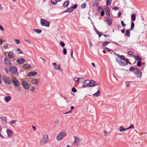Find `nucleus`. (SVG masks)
Here are the masks:
<instances>
[{"mask_svg":"<svg viewBox=\"0 0 147 147\" xmlns=\"http://www.w3.org/2000/svg\"><path fill=\"white\" fill-rule=\"evenodd\" d=\"M10 71L11 73L15 75L18 74L17 67L15 66L11 67L10 68Z\"/></svg>","mask_w":147,"mask_h":147,"instance_id":"6","label":"nucleus"},{"mask_svg":"<svg viewBox=\"0 0 147 147\" xmlns=\"http://www.w3.org/2000/svg\"><path fill=\"white\" fill-rule=\"evenodd\" d=\"M7 55L8 57L10 58H14L15 57V54L12 51H10L8 52Z\"/></svg>","mask_w":147,"mask_h":147,"instance_id":"12","label":"nucleus"},{"mask_svg":"<svg viewBox=\"0 0 147 147\" xmlns=\"http://www.w3.org/2000/svg\"><path fill=\"white\" fill-rule=\"evenodd\" d=\"M16 120H12L11 121V123L12 124H14L16 121Z\"/></svg>","mask_w":147,"mask_h":147,"instance_id":"61","label":"nucleus"},{"mask_svg":"<svg viewBox=\"0 0 147 147\" xmlns=\"http://www.w3.org/2000/svg\"><path fill=\"white\" fill-rule=\"evenodd\" d=\"M102 8L98 6L97 9V10L99 12H100L102 10Z\"/></svg>","mask_w":147,"mask_h":147,"instance_id":"40","label":"nucleus"},{"mask_svg":"<svg viewBox=\"0 0 147 147\" xmlns=\"http://www.w3.org/2000/svg\"><path fill=\"white\" fill-rule=\"evenodd\" d=\"M71 7L73 8V9L74 10V9H75L77 8L78 5L76 4H75L73 6Z\"/></svg>","mask_w":147,"mask_h":147,"instance_id":"44","label":"nucleus"},{"mask_svg":"<svg viewBox=\"0 0 147 147\" xmlns=\"http://www.w3.org/2000/svg\"><path fill=\"white\" fill-rule=\"evenodd\" d=\"M40 58L42 59V60L43 61L44 63H45L46 62V60L45 59H44L43 58L41 57H40Z\"/></svg>","mask_w":147,"mask_h":147,"instance_id":"62","label":"nucleus"},{"mask_svg":"<svg viewBox=\"0 0 147 147\" xmlns=\"http://www.w3.org/2000/svg\"><path fill=\"white\" fill-rule=\"evenodd\" d=\"M8 46L7 44L4 45H3V47L5 49H6L7 48H8Z\"/></svg>","mask_w":147,"mask_h":147,"instance_id":"54","label":"nucleus"},{"mask_svg":"<svg viewBox=\"0 0 147 147\" xmlns=\"http://www.w3.org/2000/svg\"><path fill=\"white\" fill-rule=\"evenodd\" d=\"M30 66H31L28 63L24 64L23 65V68L25 69L29 68Z\"/></svg>","mask_w":147,"mask_h":147,"instance_id":"21","label":"nucleus"},{"mask_svg":"<svg viewBox=\"0 0 147 147\" xmlns=\"http://www.w3.org/2000/svg\"><path fill=\"white\" fill-rule=\"evenodd\" d=\"M129 30V29L127 30L125 32L126 35L127 36V37H129L130 36V32Z\"/></svg>","mask_w":147,"mask_h":147,"instance_id":"28","label":"nucleus"},{"mask_svg":"<svg viewBox=\"0 0 147 147\" xmlns=\"http://www.w3.org/2000/svg\"><path fill=\"white\" fill-rule=\"evenodd\" d=\"M74 11L71 7L67 8L66 10L64 11V12L71 13Z\"/></svg>","mask_w":147,"mask_h":147,"instance_id":"19","label":"nucleus"},{"mask_svg":"<svg viewBox=\"0 0 147 147\" xmlns=\"http://www.w3.org/2000/svg\"><path fill=\"white\" fill-rule=\"evenodd\" d=\"M30 90L33 91H34V87H31Z\"/></svg>","mask_w":147,"mask_h":147,"instance_id":"64","label":"nucleus"},{"mask_svg":"<svg viewBox=\"0 0 147 147\" xmlns=\"http://www.w3.org/2000/svg\"><path fill=\"white\" fill-rule=\"evenodd\" d=\"M54 69L55 70H58L60 71H62V69L60 68V66L59 64H57L54 67Z\"/></svg>","mask_w":147,"mask_h":147,"instance_id":"22","label":"nucleus"},{"mask_svg":"<svg viewBox=\"0 0 147 147\" xmlns=\"http://www.w3.org/2000/svg\"><path fill=\"white\" fill-rule=\"evenodd\" d=\"M37 72L35 71H32L29 72L27 76L28 77H30L35 76L37 74Z\"/></svg>","mask_w":147,"mask_h":147,"instance_id":"15","label":"nucleus"},{"mask_svg":"<svg viewBox=\"0 0 147 147\" xmlns=\"http://www.w3.org/2000/svg\"><path fill=\"white\" fill-rule=\"evenodd\" d=\"M0 118L3 121H5L6 123H7V121L6 117L2 116Z\"/></svg>","mask_w":147,"mask_h":147,"instance_id":"37","label":"nucleus"},{"mask_svg":"<svg viewBox=\"0 0 147 147\" xmlns=\"http://www.w3.org/2000/svg\"><path fill=\"white\" fill-rule=\"evenodd\" d=\"M60 44L61 46L62 47H64L65 46V44L64 42L62 41L60 42Z\"/></svg>","mask_w":147,"mask_h":147,"instance_id":"43","label":"nucleus"},{"mask_svg":"<svg viewBox=\"0 0 147 147\" xmlns=\"http://www.w3.org/2000/svg\"><path fill=\"white\" fill-rule=\"evenodd\" d=\"M63 54L65 55L67 54V51L66 49H65L64 48L63 50Z\"/></svg>","mask_w":147,"mask_h":147,"instance_id":"47","label":"nucleus"},{"mask_svg":"<svg viewBox=\"0 0 147 147\" xmlns=\"http://www.w3.org/2000/svg\"><path fill=\"white\" fill-rule=\"evenodd\" d=\"M4 81L8 84L9 85L11 82L10 78L8 77H5L4 78Z\"/></svg>","mask_w":147,"mask_h":147,"instance_id":"17","label":"nucleus"},{"mask_svg":"<svg viewBox=\"0 0 147 147\" xmlns=\"http://www.w3.org/2000/svg\"><path fill=\"white\" fill-rule=\"evenodd\" d=\"M120 129L119 130V131L120 132H123L124 131H125L126 130H127V128H125L123 126H121L120 127Z\"/></svg>","mask_w":147,"mask_h":147,"instance_id":"26","label":"nucleus"},{"mask_svg":"<svg viewBox=\"0 0 147 147\" xmlns=\"http://www.w3.org/2000/svg\"><path fill=\"white\" fill-rule=\"evenodd\" d=\"M24 41L26 42H27L28 43H29L30 44H31V42L30 40H24Z\"/></svg>","mask_w":147,"mask_h":147,"instance_id":"58","label":"nucleus"},{"mask_svg":"<svg viewBox=\"0 0 147 147\" xmlns=\"http://www.w3.org/2000/svg\"><path fill=\"white\" fill-rule=\"evenodd\" d=\"M129 70L134 73L137 78H141L142 76V72L138 68H135L133 67H131Z\"/></svg>","mask_w":147,"mask_h":147,"instance_id":"2","label":"nucleus"},{"mask_svg":"<svg viewBox=\"0 0 147 147\" xmlns=\"http://www.w3.org/2000/svg\"><path fill=\"white\" fill-rule=\"evenodd\" d=\"M100 94V92L99 90H98L97 92L95 93L93 95L94 96H99Z\"/></svg>","mask_w":147,"mask_h":147,"instance_id":"29","label":"nucleus"},{"mask_svg":"<svg viewBox=\"0 0 147 147\" xmlns=\"http://www.w3.org/2000/svg\"><path fill=\"white\" fill-rule=\"evenodd\" d=\"M105 22L106 21L107 23V24L108 25L110 26L111 23H112V22L111 21V20L107 18V20L105 21Z\"/></svg>","mask_w":147,"mask_h":147,"instance_id":"31","label":"nucleus"},{"mask_svg":"<svg viewBox=\"0 0 147 147\" xmlns=\"http://www.w3.org/2000/svg\"><path fill=\"white\" fill-rule=\"evenodd\" d=\"M113 9H114L115 10H119V8L118 7H113Z\"/></svg>","mask_w":147,"mask_h":147,"instance_id":"60","label":"nucleus"},{"mask_svg":"<svg viewBox=\"0 0 147 147\" xmlns=\"http://www.w3.org/2000/svg\"><path fill=\"white\" fill-rule=\"evenodd\" d=\"M72 91L74 92H76L77 91V90L75 88H73L72 89Z\"/></svg>","mask_w":147,"mask_h":147,"instance_id":"50","label":"nucleus"},{"mask_svg":"<svg viewBox=\"0 0 147 147\" xmlns=\"http://www.w3.org/2000/svg\"><path fill=\"white\" fill-rule=\"evenodd\" d=\"M22 85L26 89H28L29 88V86L28 84L26 81H23L22 83Z\"/></svg>","mask_w":147,"mask_h":147,"instance_id":"14","label":"nucleus"},{"mask_svg":"<svg viewBox=\"0 0 147 147\" xmlns=\"http://www.w3.org/2000/svg\"><path fill=\"white\" fill-rule=\"evenodd\" d=\"M74 140L73 142V144L78 146L80 144V140L79 138L76 136H74Z\"/></svg>","mask_w":147,"mask_h":147,"instance_id":"7","label":"nucleus"},{"mask_svg":"<svg viewBox=\"0 0 147 147\" xmlns=\"http://www.w3.org/2000/svg\"><path fill=\"white\" fill-rule=\"evenodd\" d=\"M30 84H38V81L36 79L30 78L28 80Z\"/></svg>","mask_w":147,"mask_h":147,"instance_id":"8","label":"nucleus"},{"mask_svg":"<svg viewBox=\"0 0 147 147\" xmlns=\"http://www.w3.org/2000/svg\"><path fill=\"white\" fill-rule=\"evenodd\" d=\"M49 141V138L47 134H45L43 136L42 139L40 140V144L41 145H43Z\"/></svg>","mask_w":147,"mask_h":147,"instance_id":"3","label":"nucleus"},{"mask_svg":"<svg viewBox=\"0 0 147 147\" xmlns=\"http://www.w3.org/2000/svg\"><path fill=\"white\" fill-rule=\"evenodd\" d=\"M13 82L15 86L16 87H18L20 84V82L15 78H14L13 79Z\"/></svg>","mask_w":147,"mask_h":147,"instance_id":"10","label":"nucleus"},{"mask_svg":"<svg viewBox=\"0 0 147 147\" xmlns=\"http://www.w3.org/2000/svg\"><path fill=\"white\" fill-rule=\"evenodd\" d=\"M137 66L138 67H140L142 64V63L141 61H138L137 63Z\"/></svg>","mask_w":147,"mask_h":147,"instance_id":"39","label":"nucleus"},{"mask_svg":"<svg viewBox=\"0 0 147 147\" xmlns=\"http://www.w3.org/2000/svg\"><path fill=\"white\" fill-rule=\"evenodd\" d=\"M14 41H15V43L17 45H19L20 43V40L18 39H14Z\"/></svg>","mask_w":147,"mask_h":147,"instance_id":"38","label":"nucleus"},{"mask_svg":"<svg viewBox=\"0 0 147 147\" xmlns=\"http://www.w3.org/2000/svg\"><path fill=\"white\" fill-rule=\"evenodd\" d=\"M98 5V2L97 0L94 1L92 3V6L94 7L97 6Z\"/></svg>","mask_w":147,"mask_h":147,"instance_id":"25","label":"nucleus"},{"mask_svg":"<svg viewBox=\"0 0 147 147\" xmlns=\"http://www.w3.org/2000/svg\"><path fill=\"white\" fill-rule=\"evenodd\" d=\"M71 57L72 58H74L73 56V51L72 50H71Z\"/></svg>","mask_w":147,"mask_h":147,"instance_id":"56","label":"nucleus"},{"mask_svg":"<svg viewBox=\"0 0 147 147\" xmlns=\"http://www.w3.org/2000/svg\"><path fill=\"white\" fill-rule=\"evenodd\" d=\"M104 49L105 50H106V51H111V50L107 47H105L104 48Z\"/></svg>","mask_w":147,"mask_h":147,"instance_id":"53","label":"nucleus"},{"mask_svg":"<svg viewBox=\"0 0 147 147\" xmlns=\"http://www.w3.org/2000/svg\"><path fill=\"white\" fill-rule=\"evenodd\" d=\"M104 133L105 134V135H104L105 136H106L108 135V132H107V131H105L104 132Z\"/></svg>","mask_w":147,"mask_h":147,"instance_id":"59","label":"nucleus"},{"mask_svg":"<svg viewBox=\"0 0 147 147\" xmlns=\"http://www.w3.org/2000/svg\"><path fill=\"white\" fill-rule=\"evenodd\" d=\"M111 0H107V1L106 5L107 6L111 5Z\"/></svg>","mask_w":147,"mask_h":147,"instance_id":"36","label":"nucleus"},{"mask_svg":"<svg viewBox=\"0 0 147 147\" xmlns=\"http://www.w3.org/2000/svg\"><path fill=\"white\" fill-rule=\"evenodd\" d=\"M131 128H133V129L134 128V126L133 124H132L131 125H130L129 127L127 128V129L128 130Z\"/></svg>","mask_w":147,"mask_h":147,"instance_id":"45","label":"nucleus"},{"mask_svg":"<svg viewBox=\"0 0 147 147\" xmlns=\"http://www.w3.org/2000/svg\"><path fill=\"white\" fill-rule=\"evenodd\" d=\"M34 31L38 34H40L42 32L41 30L38 29H35Z\"/></svg>","mask_w":147,"mask_h":147,"instance_id":"33","label":"nucleus"},{"mask_svg":"<svg viewBox=\"0 0 147 147\" xmlns=\"http://www.w3.org/2000/svg\"><path fill=\"white\" fill-rule=\"evenodd\" d=\"M133 53L131 51H129L128 52V54L129 55L132 56L133 55Z\"/></svg>","mask_w":147,"mask_h":147,"instance_id":"49","label":"nucleus"},{"mask_svg":"<svg viewBox=\"0 0 147 147\" xmlns=\"http://www.w3.org/2000/svg\"><path fill=\"white\" fill-rule=\"evenodd\" d=\"M110 43V42L108 41H105L103 43L102 45L104 47H106Z\"/></svg>","mask_w":147,"mask_h":147,"instance_id":"32","label":"nucleus"},{"mask_svg":"<svg viewBox=\"0 0 147 147\" xmlns=\"http://www.w3.org/2000/svg\"><path fill=\"white\" fill-rule=\"evenodd\" d=\"M0 30H1L2 31H3L4 30V28L1 25H0Z\"/></svg>","mask_w":147,"mask_h":147,"instance_id":"52","label":"nucleus"},{"mask_svg":"<svg viewBox=\"0 0 147 147\" xmlns=\"http://www.w3.org/2000/svg\"><path fill=\"white\" fill-rule=\"evenodd\" d=\"M16 51L18 52V54L22 53V51L20 49H17Z\"/></svg>","mask_w":147,"mask_h":147,"instance_id":"42","label":"nucleus"},{"mask_svg":"<svg viewBox=\"0 0 147 147\" xmlns=\"http://www.w3.org/2000/svg\"><path fill=\"white\" fill-rule=\"evenodd\" d=\"M90 82L89 85L90 87L94 86L99 84L98 83L96 82L94 80H91L90 81Z\"/></svg>","mask_w":147,"mask_h":147,"instance_id":"9","label":"nucleus"},{"mask_svg":"<svg viewBox=\"0 0 147 147\" xmlns=\"http://www.w3.org/2000/svg\"><path fill=\"white\" fill-rule=\"evenodd\" d=\"M25 60L23 58H19L16 60V62L19 64H22L25 62Z\"/></svg>","mask_w":147,"mask_h":147,"instance_id":"11","label":"nucleus"},{"mask_svg":"<svg viewBox=\"0 0 147 147\" xmlns=\"http://www.w3.org/2000/svg\"><path fill=\"white\" fill-rule=\"evenodd\" d=\"M69 2L68 1H66L63 4V6L65 7H67L69 5Z\"/></svg>","mask_w":147,"mask_h":147,"instance_id":"27","label":"nucleus"},{"mask_svg":"<svg viewBox=\"0 0 147 147\" xmlns=\"http://www.w3.org/2000/svg\"><path fill=\"white\" fill-rule=\"evenodd\" d=\"M51 3L52 4L54 5L57 4V1L56 0H51Z\"/></svg>","mask_w":147,"mask_h":147,"instance_id":"41","label":"nucleus"},{"mask_svg":"<svg viewBox=\"0 0 147 147\" xmlns=\"http://www.w3.org/2000/svg\"><path fill=\"white\" fill-rule=\"evenodd\" d=\"M134 58L137 61H141L142 59V58L139 55L134 56Z\"/></svg>","mask_w":147,"mask_h":147,"instance_id":"24","label":"nucleus"},{"mask_svg":"<svg viewBox=\"0 0 147 147\" xmlns=\"http://www.w3.org/2000/svg\"><path fill=\"white\" fill-rule=\"evenodd\" d=\"M101 16H104L105 14V12L104 11L102 10V11H101Z\"/></svg>","mask_w":147,"mask_h":147,"instance_id":"51","label":"nucleus"},{"mask_svg":"<svg viewBox=\"0 0 147 147\" xmlns=\"http://www.w3.org/2000/svg\"><path fill=\"white\" fill-rule=\"evenodd\" d=\"M118 57L116 60L117 62L121 65L125 66L127 63V62L128 61V60L126 58L124 57L123 55H120L117 54Z\"/></svg>","mask_w":147,"mask_h":147,"instance_id":"1","label":"nucleus"},{"mask_svg":"<svg viewBox=\"0 0 147 147\" xmlns=\"http://www.w3.org/2000/svg\"><path fill=\"white\" fill-rule=\"evenodd\" d=\"M40 23L42 26L47 27H49L50 24V23L48 21L42 18L40 20Z\"/></svg>","mask_w":147,"mask_h":147,"instance_id":"5","label":"nucleus"},{"mask_svg":"<svg viewBox=\"0 0 147 147\" xmlns=\"http://www.w3.org/2000/svg\"><path fill=\"white\" fill-rule=\"evenodd\" d=\"M134 23L133 22H132L131 23V27H130L129 30H133L134 28Z\"/></svg>","mask_w":147,"mask_h":147,"instance_id":"35","label":"nucleus"},{"mask_svg":"<svg viewBox=\"0 0 147 147\" xmlns=\"http://www.w3.org/2000/svg\"><path fill=\"white\" fill-rule=\"evenodd\" d=\"M131 20L132 21H135L136 19V16L135 14H133L131 16Z\"/></svg>","mask_w":147,"mask_h":147,"instance_id":"30","label":"nucleus"},{"mask_svg":"<svg viewBox=\"0 0 147 147\" xmlns=\"http://www.w3.org/2000/svg\"><path fill=\"white\" fill-rule=\"evenodd\" d=\"M86 7V4L85 3L82 5L81 8L82 9H84Z\"/></svg>","mask_w":147,"mask_h":147,"instance_id":"46","label":"nucleus"},{"mask_svg":"<svg viewBox=\"0 0 147 147\" xmlns=\"http://www.w3.org/2000/svg\"><path fill=\"white\" fill-rule=\"evenodd\" d=\"M90 83V80H86L82 83V86L83 87H85L87 86H89V84Z\"/></svg>","mask_w":147,"mask_h":147,"instance_id":"13","label":"nucleus"},{"mask_svg":"<svg viewBox=\"0 0 147 147\" xmlns=\"http://www.w3.org/2000/svg\"><path fill=\"white\" fill-rule=\"evenodd\" d=\"M80 78L78 77H75L74 78V80L75 81H79Z\"/></svg>","mask_w":147,"mask_h":147,"instance_id":"48","label":"nucleus"},{"mask_svg":"<svg viewBox=\"0 0 147 147\" xmlns=\"http://www.w3.org/2000/svg\"><path fill=\"white\" fill-rule=\"evenodd\" d=\"M5 63L8 65H11V63L10 60L8 58L5 57L4 59Z\"/></svg>","mask_w":147,"mask_h":147,"instance_id":"16","label":"nucleus"},{"mask_svg":"<svg viewBox=\"0 0 147 147\" xmlns=\"http://www.w3.org/2000/svg\"><path fill=\"white\" fill-rule=\"evenodd\" d=\"M103 35L105 37H109L110 36L109 35L107 34H104Z\"/></svg>","mask_w":147,"mask_h":147,"instance_id":"57","label":"nucleus"},{"mask_svg":"<svg viewBox=\"0 0 147 147\" xmlns=\"http://www.w3.org/2000/svg\"><path fill=\"white\" fill-rule=\"evenodd\" d=\"M121 24L123 27H124L125 26V24L122 21H121Z\"/></svg>","mask_w":147,"mask_h":147,"instance_id":"55","label":"nucleus"},{"mask_svg":"<svg viewBox=\"0 0 147 147\" xmlns=\"http://www.w3.org/2000/svg\"><path fill=\"white\" fill-rule=\"evenodd\" d=\"M66 136V133L65 132H61L57 136V139L58 141H59L63 138Z\"/></svg>","mask_w":147,"mask_h":147,"instance_id":"4","label":"nucleus"},{"mask_svg":"<svg viewBox=\"0 0 147 147\" xmlns=\"http://www.w3.org/2000/svg\"><path fill=\"white\" fill-rule=\"evenodd\" d=\"M96 32L98 34L99 37H100L102 34L103 33L102 32H99L98 30H96Z\"/></svg>","mask_w":147,"mask_h":147,"instance_id":"34","label":"nucleus"},{"mask_svg":"<svg viewBox=\"0 0 147 147\" xmlns=\"http://www.w3.org/2000/svg\"><path fill=\"white\" fill-rule=\"evenodd\" d=\"M7 136L9 137H11L12 136L13 133L11 130L7 129Z\"/></svg>","mask_w":147,"mask_h":147,"instance_id":"20","label":"nucleus"},{"mask_svg":"<svg viewBox=\"0 0 147 147\" xmlns=\"http://www.w3.org/2000/svg\"><path fill=\"white\" fill-rule=\"evenodd\" d=\"M121 15V12H119L118 13V15H117L119 17V16H120Z\"/></svg>","mask_w":147,"mask_h":147,"instance_id":"63","label":"nucleus"},{"mask_svg":"<svg viewBox=\"0 0 147 147\" xmlns=\"http://www.w3.org/2000/svg\"><path fill=\"white\" fill-rule=\"evenodd\" d=\"M11 99V97L10 96H7L4 97V100L5 101L8 102Z\"/></svg>","mask_w":147,"mask_h":147,"instance_id":"23","label":"nucleus"},{"mask_svg":"<svg viewBox=\"0 0 147 147\" xmlns=\"http://www.w3.org/2000/svg\"><path fill=\"white\" fill-rule=\"evenodd\" d=\"M104 10L106 12V14L108 17H109L110 16V10L109 7H107L104 9Z\"/></svg>","mask_w":147,"mask_h":147,"instance_id":"18","label":"nucleus"}]
</instances>
